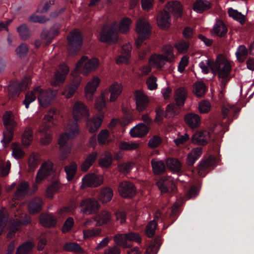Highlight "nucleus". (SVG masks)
Wrapping results in <instances>:
<instances>
[{
  "instance_id": "nucleus-1",
  "label": "nucleus",
  "mask_w": 254,
  "mask_h": 254,
  "mask_svg": "<svg viewBox=\"0 0 254 254\" xmlns=\"http://www.w3.org/2000/svg\"><path fill=\"white\" fill-rule=\"evenodd\" d=\"M99 61L97 58L88 60L87 56H83L76 64L74 69L71 72L72 77L78 76L79 73L86 76L96 70L99 66Z\"/></svg>"
},
{
  "instance_id": "nucleus-2",
  "label": "nucleus",
  "mask_w": 254,
  "mask_h": 254,
  "mask_svg": "<svg viewBox=\"0 0 254 254\" xmlns=\"http://www.w3.org/2000/svg\"><path fill=\"white\" fill-rule=\"evenodd\" d=\"M222 64V56L219 55L217 57L214 63H213L210 59L206 58L199 64V66L204 73H208L209 71V69H210L214 75H215L217 74L218 75V77L221 78L222 77V73L221 71V66Z\"/></svg>"
},
{
  "instance_id": "nucleus-3",
  "label": "nucleus",
  "mask_w": 254,
  "mask_h": 254,
  "mask_svg": "<svg viewBox=\"0 0 254 254\" xmlns=\"http://www.w3.org/2000/svg\"><path fill=\"white\" fill-rule=\"evenodd\" d=\"M240 110L234 105L225 103L223 98V120L227 119V121L223 122V134L228 130V127L233 120L237 118Z\"/></svg>"
},
{
  "instance_id": "nucleus-4",
  "label": "nucleus",
  "mask_w": 254,
  "mask_h": 254,
  "mask_svg": "<svg viewBox=\"0 0 254 254\" xmlns=\"http://www.w3.org/2000/svg\"><path fill=\"white\" fill-rule=\"evenodd\" d=\"M115 243L123 248H129L131 246V242L140 243L141 237L136 233H129L116 235L114 237Z\"/></svg>"
},
{
  "instance_id": "nucleus-5",
  "label": "nucleus",
  "mask_w": 254,
  "mask_h": 254,
  "mask_svg": "<svg viewBox=\"0 0 254 254\" xmlns=\"http://www.w3.org/2000/svg\"><path fill=\"white\" fill-rule=\"evenodd\" d=\"M38 99L40 105L43 108L48 107L54 101L57 96V90H54L50 89L43 90L40 86H37Z\"/></svg>"
},
{
  "instance_id": "nucleus-6",
  "label": "nucleus",
  "mask_w": 254,
  "mask_h": 254,
  "mask_svg": "<svg viewBox=\"0 0 254 254\" xmlns=\"http://www.w3.org/2000/svg\"><path fill=\"white\" fill-rule=\"evenodd\" d=\"M175 57L172 50L167 51L162 55L155 54L150 57L149 64L150 66L156 68H161L166 62H172L174 61Z\"/></svg>"
},
{
  "instance_id": "nucleus-7",
  "label": "nucleus",
  "mask_w": 254,
  "mask_h": 254,
  "mask_svg": "<svg viewBox=\"0 0 254 254\" xmlns=\"http://www.w3.org/2000/svg\"><path fill=\"white\" fill-rule=\"evenodd\" d=\"M118 32L115 24L111 25H104L100 35V41L105 43H115L118 40Z\"/></svg>"
},
{
  "instance_id": "nucleus-8",
  "label": "nucleus",
  "mask_w": 254,
  "mask_h": 254,
  "mask_svg": "<svg viewBox=\"0 0 254 254\" xmlns=\"http://www.w3.org/2000/svg\"><path fill=\"white\" fill-rule=\"evenodd\" d=\"M78 207L81 213L90 215L97 211L100 207V205L94 198H87L80 201Z\"/></svg>"
},
{
  "instance_id": "nucleus-9",
  "label": "nucleus",
  "mask_w": 254,
  "mask_h": 254,
  "mask_svg": "<svg viewBox=\"0 0 254 254\" xmlns=\"http://www.w3.org/2000/svg\"><path fill=\"white\" fill-rule=\"evenodd\" d=\"M101 82L100 78L96 75L93 76L87 82L84 88V95L88 101H92L97 88Z\"/></svg>"
},
{
  "instance_id": "nucleus-10",
  "label": "nucleus",
  "mask_w": 254,
  "mask_h": 254,
  "mask_svg": "<svg viewBox=\"0 0 254 254\" xmlns=\"http://www.w3.org/2000/svg\"><path fill=\"white\" fill-rule=\"evenodd\" d=\"M72 115L75 121H79L89 116V110L85 103L77 101L73 105Z\"/></svg>"
},
{
  "instance_id": "nucleus-11",
  "label": "nucleus",
  "mask_w": 254,
  "mask_h": 254,
  "mask_svg": "<svg viewBox=\"0 0 254 254\" xmlns=\"http://www.w3.org/2000/svg\"><path fill=\"white\" fill-rule=\"evenodd\" d=\"M104 177L102 175L88 174L82 178L80 188L83 189L86 187H97L102 185Z\"/></svg>"
},
{
  "instance_id": "nucleus-12",
  "label": "nucleus",
  "mask_w": 254,
  "mask_h": 254,
  "mask_svg": "<svg viewBox=\"0 0 254 254\" xmlns=\"http://www.w3.org/2000/svg\"><path fill=\"white\" fill-rule=\"evenodd\" d=\"M118 191L123 197L132 198L135 195L136 189L131 182L124 181L120 183Z\"/></svg>"
},
{
  "instance_id": "nucleus-13",
  "label": "nucleus",
  "mask_w": 254,
  "mask_h": 254,
  "mask_svg": "<svg viewBox=\"0 0 254 254\" xmlns=\"http://www.w3.org/2000/svg\"><path fill=\"white\" fill-rule=\"evenodd\" d=\"M31 80L29 77L24 78L18 86L14 84L9 85L6 88L10 98L17 96L20 91L26 90L30 85Z\"/></svg>"
},
{
  "instance_id": "nucleus-14",
  "label": "nucleus",
  "mask_w": 254,
  "mask_h": 254,
  "mask_svg": "<svg viewBox=\"0 0 254 254\" xmlns=\"http://www.w3.org/2000/svg\"><path fill=\"white\" fill-rule=\"evenodd\" d=\"M69 71V68L67 65L65 64L60 65L59 70L55 74L54 78L51 81V84L52 86H57L64 83Z\"/></svg>"
},
{
  "instance_id": "nucleus-15",
  "label": "nucleus",
  "mask_w": 254,
  "mask_h": 254,
  "mask_svg": "<svg viewBox=\"0 0 254 254\" xmlns=\"http://www.w3.org/2000/svg\"><path fill=\"white\" fill-rule=\"evenodd\" d=\"M74 137H69V135L66 133L61 134L59 139L60 149L62 152L61 158L65 159L70 153L71 146L68 144V141Z\"/></svg>"
},
{
  "instance_id": "nucleus-16",
  "label": "nucleus",
  "mask_w": 254,
  "mask_h": 254,
  "mask_svg": "<svg viewBox=\"0 0 254 254\" xmlns=\"http://www.w3.org/2000/svg\"><path fill=\"white\" fill-rule=\"evenodd\" d=\"M53 164L50 161L44 163L38 171L36 175V182L40 183L46 177L50 175L53 172Z\"/></svg>"
},
{
  "instance_id": "nucleus-17",
  "label": "nucleus",
  "mask_w": 254,
  "mask_h": 254,
  "mask_svg": "<svg viewBox=\"0 0 254 254\" xmlns=\"http://www.w3.org/2000/svg\"><path fill=\"white\" fill-rule=\"evenodd\" d=\"M158 187L162 193L172 192L176 190V186L171 178L163 177L157 183Z\"/></svg>"
},
{
  "instance_id": "nucleus-18",
  "label": "nucleus",
  "mask_w": 254,
  "mask_h": 254,
  "mask_svg": "<svg viewBox=\"0 0 254 254\" xmlns=\"http://www.w3.org/2000/svg\"><path fill=\"white\" fill-rule=\"evenodd\" d=\"M73 77L74 78L73 80L69 84L65 87L62 93L66 98H69L73 96L77 91L81 81V76H77Z\"/></svg>"
},
{
  "instance_id": "nucleus-19",
  "label": "nucleus",
  "mask_w": 254,
  "mask_h": 254,
  "mask_svg": "<svg viewBox=\"0 0 254 254\" xmlns=\"http://www.w3.org/2000/svg\"><path fill=\"white\" fill-rule=\"evenodd\" d=\"M210 139L209 132L206 130H198L195 132L191 137L192 143L198 145H206Z\"/></svg>"
},
{
  "instance_id": "nucleus-20",
  "label": "nucleus",
  "mask_w": 254,
  "mask_h": 254,
  "mask_svg": "<svg viewBox=\"0 0 254 254\" xmlns=\"http://www.w3.org/2000/svg\"><path fill=\"white\" fill-rule=\"evenodd\" d=\"M169 13H171L175 17H181L183 6L181 2L177 0H173L167 2L164 8Z\"/></svg>"
},
{
  "instance_id": "nucleus-21",
  "label": "nucleus",
  "mask_w": 254,
  "mask_h": 254,
  "mask_svg": "<svg viewBox=\"0 0 254 254\" xmlns=\"http://www.w3.org/2000/svg\"><path fill=\"white\" fill-rule=\"evenodd\" d=\"M134 96L137 110L139 112L142 111L148 106L149 99L147 96L141 90L136 91Z\"/></svg>"
},
{
  "instance_id": "nucleus-22",
  "label": "nucleus",
  "mask_w": 254,
  "mask_h": 254,
  "mask_svg": "<svg viewBox=\"0 0 254 254\" xmlns=\"http://www.w3.org/2000/svg\"><path fill=\"white\" fill-rule=\"evenodd\" d=\"M38 135L40 136V142L43 145H47L52 141L51 131L50 127L46 124L41 125L38 129Z\"/></svg>"
},
{
  "instance_id": "nucleus-23",
  "label": "nucleus",
  "mask_w": 254,
  "mask_h": 254,
  "mask_svg": "<svg viewBox=\"0 0 254 254\" xmlns=\"http://www.w3.org/2000/svg\"><path fill=\"white\" fill-rule=\"evenodd\" d=\"M135 31L139 36H149L151 27L145 19L140 18L137 21Z\"/></svg>"
},
{
  "instance_id": "nucleus-24",
  "label": "nucleus",
  "mask_w": 254,
  "mask_h": 254,
  "mask_svg": "<svg viewBox=\"0 0 254 254\" xmlns=\"http://www.w3.org/2000/svg\"><path fill=\"white\" fill-rule=\"evenodd\" d=\"M184 121L188 126L191 129L199 128L201 126L200 117L194 113H190L184 117Z\"/></svg>"
},
{
  "instance_id": "nucleus-25",
  "label": "nucleus",
  "mask_w": 254,
  "mask_h": 254,
  "mask_svg": "<svg viewBox=\"0 0 254 254\" xmlns=\"http://www.w3.org/2000/svg\"><path fill=\"white\" fill-rule=\"evenodd\" d=\"M156 20L158 26L162 29L168 28L171 25L170 14L164 8L158 13Z\"/></svg>"
},
{
  "instance_id": "nucleus-26",
  "label": "nucleus",
  "mask_w": 254,
  "mask_h": 254,
  "mask_svg": "<svg viewBox=\"0 0 254 254\" xmlns=\"http://www.w3.org/2000/svg\"><path fill=\"white\" fill-rule=\"evenodd\" d=\"M54 37L51 35L50 32L46 29H44L40 36V38L35 41V46L39 47H47L52 41Z\"/></svg>"
},
{
  "instance_id": "nucleus-27",
  "label": "nucleus",
  "mask_w": 254,
  "mask_h": 254,
  "mask_svg": "<svg viewBox=\"0 0 254 254\" xmlns=\"http://www.w3.org/2000/svg\"><path fill=\"white\" fill-rule=\"evenodd\" d=\"M70 46H80L83 42L81 33L77 29H74L71 32L67 37Z\"/></svg>"
},
{
  "instance_id": "nucleus-28",
  "label": "nucleus",
  "mask_w": 254,
  "mask_h": 254,
  "mask_svg": "<svg viewBox=\"0 0 254 254\" xmlns=\"http://www.w3.org/2000/svg\"><path fill=\"white\" fill-rule=\"evenodd\" d=\"M104 117L103 115H101L88 120L87 122V130L90 133H93L96 131L100 127Z\"/></svg>"
},
{
  "instance_id": "nucleus-29",
  "label": "nucleus",
  "mask_w": 254,
  "mask_h": 254,
  "mask_svg": "<svg viewBox=\"0 0 254 254\" xmlns=\"http://www.w3.org/2000/svg\"><path fill=\"white\" fill-rule=\"evenodd\" d=\"M148 131L149 128L146 125L140 123L130 130V134L133 137H141L145 136Z\"/></svg>"
},
{
  "instance_id": "nucleus-30",
  "label": "nucleus",
  "mask_w": 254,
  "mask_h": 254,
  "mask_svg": "<svg viewBox=\"0 0 254 254\" xmlns=\"http://www.w3.org/2000/svg\"><path fill=\"white\" fill-rule=\"evenodd\" d=\"M215 164V160L213 156H210L206 160L201 161L198 167V174L200 176L204 175L206 170L214 166Z\"/></svg>"
},
{
  "instance_id": "nucleus-31",
  "label": "nucleus",
  "mask_w": 254,
  "mask_h": 254,
  "mask_svg": "<svg viewBox=\"0 0 254 254\" xmlns=\"http://www.w3.org/2000/svg\"><path fill=\"white\" fill-rule=\"evenodd\" d=\"M106 90H108L110 93V101L114 102L121 95L123 90V86L120 83H114L109 87L108 90L106 89Z\"/></svg>"
},
{
  "instance_id": "nucleus-32",
  "label": "nucleus",
  "mask_w": 254,
  "mask_h": 254,
  "mask_svg": "<svg viewBox=\"0 0 254 254\" xmlns=\"http://www.w3.org/2000/svg\"><path fill=\"white\" fill-rule=\"evenodd\" d=\"M2 120L6 129H14L16 126L14 115L11 111L5 112L2 117Z\"/></svg>"
},
{
  "instance_id": "nucleus-33",
  "label": "nucleus",
  "mask_w": 254,
  "mask_h": 254,
  "mask_svg": "<svg viewBox=\"0 0 254 254\" xmlns=\"http://www.w3.org/2000/svg\"><path fill=\"white\" fill-rule=\"evenodd\" d=\"M112 219L111 213L106 210H102L100 214L95 217L96 226H100L109 223Z\"/></svg>"
},
{
  "instance_id": "nucleus-34",
  "label": "nucleus",
  "mask_w": 254,
  "mask_h": 254,
  "mask_svg": "<svg viewBox=\"0 0 254 254\" xmlns=\"http://www.w3.org/2000/svg\"><path fill=\"white\" fill-rule=\"evenodd\" d=\"M114 193L112 188L106 187L101 190L98 198L103 203H106L110 201L113 197Z\"/></svg>"
},
{
  "instance_id": "nucleus-35",
  "label": "nucleus",
  "mask_w": 254,
  "mask_h": 254,
  "mask_svg": "<svg viewBox=\"0 0 254 254\" xmlns=\"http://www.w3.org/2000/svg\"><path fill=\"white\" fill-rule=\"evenodd\" d=\"M232 66L228 60L223 56V89L226 84L233 77L231 75Z\"/></svg>"
},
{
  "instance_id": "nucleus-36",
  "label": "nucleus",
  "mask_w": 254,
  "mask_h": 254,
  "mask_svg": "<svg viewBox=\"0 0 254 254\" xmlns=\"http://www.w3.org/2000/svg\"><path fill=\"white\" fill-rule=\"evenodd\" d=\"M65 133L69 135V137H74L79 132L78 125L76 122L70 120L65 127Z\"/></svg>"
},
{
  "instance_id": "nucleus-37",
  "label": "nucleus",
  "mask_w": 254,
  "mask_h": 254,
  "mask_svg": "<svg viewBox=\"0 0 254 254\" xmlns=\"http://www.w3.org/2000/svg\"><path fill=\"white\" fill-rule=\"evenodd\" d=\"M187 90L184 87L179 88L176 90L174 99L178 106L184 105L187 97Z\"/></svg>"
},
{
  "instance_id": "nucleus-38",
  "label": "nucleus",
  "mask_w": 254,
  "mask_h": 254,
  "mask_svg": "<svg viewBox=\"0 0 254 254\" xmlns=\"http://www.w3.org/2000/svg\"><path fill=\"white\" fill-rule=\"evenodd\" d=\"M108 94V90L102 91L100 94L96 97L94 106L95 109L99 111H102L106 107V98Z\"/></svg>"
},
{
  "instance_id": "nucleus-39",
  "label": "nucleus",
  "mask_w": 254,
  "mask_h": 254,
  "mask_svg": "<svg viewBox=\"0 0 254 254\" xmlns=\"http://www.w3.org/2000/svg\"><path fill=\"white\" fill-rule=\"evenodd\" d=\"M202 153L201 147H196L192 149L188 154L187 157V163L189 166L194 164L195 161L201 156Z\"/></svg>"
},
{
  "instance_id": "nucleus-40",
  "label": "nucleus",
  "mask_w": 254,
  "mask_h": 254,
  "mask_svg": "<svg viewBox=\"0 0 254 254\" xmlns=\"http://www.w3.org/2000/svg\"><path fill=\"white\" fill-rule=\"evenodd\" d=\"M42 200L40 198H35L31 200L28 205V209L30 214L39 212L42 208Z\"/></svg>"
},
{
  "instance_id": "nucleus-41",
  "label": "nucleus",
  "mask_w": 254,
  "mask_h": 254,
  "mask_svg": "<svg viewBox=\"0 0 254 254\" xmlns=\"http://www.w3.org/2000/svg\"><path fill=\"white\" fill-rule=\"evenodd\" d=\"M16 30L20 38L22 40H27L31 37V30L26 24H22L17 27Z\"/></svg>"
},
{
  "instance_id": "nucleus-42",
  "label": "nucleus",
  "mask_w": 254,
  "mask_h": 254,
  "mask_svg": "<svg viewBox=\"0 0 254 254\" xmlns=\"http://www.w3.org/2000/svg\"><path fill=\"white\" fill-rule=\"evenodd\" d=\"M210 7L211 3L206 0H197L193 4V10L199 13H202Z\"/></svg>"
},
{
  "instance_id": "nucleus-43",
  "label": "nucleus",
  "mask_w": 254,
  "mask_h": 254,
  "mask_svg": "<svg viewBox=\"0 0 254 254\" xmlns=\"http://www.w3.org/2000/svg\"><path fill=\"white\" fill-rule=\"evenodd\" d=\"M249 54L254 55V49H237L235 53L237 59L240 63L244 62Z\"/></svg>"
},
{
  "instance_id": "nucleus-44",
  "label": "nucleus",
  "mask_w": 254,
  "mask_h": 254,
  "mask_svg": "<svg viewBox=\"0 0 254 254\" xmlns=\"http://www.w3.org/2000/svg\"><path fill=\"white\" fill-rule=\"evenodd\" d=\"M112 140L110 138L109 131L106 129L101 130L98 135V141L101 145H107Z\"/></svg>"
},
{
  "instance_id": "nucleus-45",
  "label": "nucleus",
  "mask_w": 254,
  "mask_h": 254,
  "mask_svg": "<svg viewBox=\"0 0 254 254\" xmlns=\"http://www.w3.org/2000/svg\"><path fill=\"white\" fill-rule=\"evenodd\" d=\"M97 157V153L96 152H93L90 154L82 164L81 170L84 172L87 171L95 161Z\"/></svg>"
},
{
  "instance_id": "nucleus-46",
  "label": "nucleus",
  "mask_w": 254,
  "mask_h": 254,
  "mask_svg": "<svg viewBox=\"0 0 254 254\" xmlns=\"http://www.w3.org/2000/svg\"><path fill=\"white\" fill-rule=\"evenodd\" d=\"M151 165L153 172L156 174H160L163 173L165 170V166L164 163L156 158H154L151 160Z\"/></svg>"
},
{
  "instance_id": "nucleus-47",
  "label": "nucleus",
  "mask_w": 254,
  "mask_h": 254,
  "mask_svg": "<svg viewBox=\"0 0 254 254\" xmlns=\"http://www.w3.org/2000/svg\"><path fill=\"white\" fill-rule=\"evenodd\" d=\"M37 87L34 88L30 92L26 93L23 104L25 105L26 109H28L29 107L30 104L36 100L37 97H38L37 91H35Z\"/></svg>"
},
{
  "instance_id": "nucleus-48",
  "label": "nucleus",
  "mask_w": 254,
  "mask_h": 254,
  "mask_svg": "<svg viewBox=\"0 0 254 254\" xmlns=\"http://www.w3.org/2000/svg\"><path fill=\"white\" fill-rule=\"evenodd\" d=\"M206 90L205 84L201 81L196 82L193 85V93L197 97H202Z\"/></svg>"
},
{
  "instance_id": "nucleus-49",
  "label": "nucleus",
  "mask_w": 254,
  "mask_h": 254,
  "mask_svg": "<svg viewBox=\"0 0 254 254\" xmlns=\"http://www.w3.org/2000/svg\"><path fill=\"white\" fill-rule=\"evenodd\" d=\"M112 162V155L109 152H105L101 155L99 164L101 167H109Z\"/></svg>"
},
{
  "instance_id": "nucleus-50",
  "label": "nucleus",
  "mask_w": 254,
  "mask_h": 254,
  "mask_svg": "<svg viewBox=\"0 0 254 254\" xmlns=\"http://www.w3.org/2000/svg\"><path fill=\"white\" fill-rule=\"evenodd\" d=\"M40 220L41 224L46 227H51L56 224V219L52 215H41Z\"/></svg>"
},
{
  "instance_id": "nucleus-51",
  "label": "nucleus",
  "mask_w": 254,
  "mask_h": 254,
  "mask_svg": "<svg viewBox=\"0 0 254 254\" xmlns=\"http://www.w3.org/2000/svg\"><path fill=\"white\" fill-rule=\"evenodd\" d=\"M140 143L138 142L121 141L119 144V148L124 150H135L138 149Z\"/></svg>"
},
{
  "instance_id": "nucleus-52",
  "label": "nucleus",
  "mask_w": 254,
  "mask_h": 254,
  "mask_svg": "<svg viewBox=\"0 0 254 254\" xmlns=\"http://www.w3.org/2000/svg\"><path fill=\"white\" fill-rule=\"evenodd\" d=\"M77 168V165L75 162H72L64 167L66 178L68 181H71L74 178Z\"/></svg>"
},
{
  "instance_id": "nucleus-53",
  "label": "nucleus",
  "mask_w": 254,
  "mask_h": 254,
  "mask_svg": "<svg viewBox=\"0 0 254 254\" xmlns=\"http://www.w3.org/2000/svg\"><path fill=\"white\" fill-rule=\"evenodd\" d=\"M130 51L129 49H122L121 55L116 58V63L118 64H126L130 57Z\"/></svg>"
},
{
  "instance_id": "nucleus-54",
  "label": "nucleus",
  "mask_w": 254,
  "mask_h": 254,
  "mask_svg": "<svg viewBox=\"0 0 254 254\" xmlns=\"http://www.w3.org/2000/svg\"><path fill=\"white\" fill-rule=\"evenodd\" d=\"M34 247L33 243L27 242L19 246L16 252V254H30Z\"/></svg>"
},
{
  "instance_id": "nucleus-55",
  "label": "nucleus",
  "mask_w": 254,
  "mask_h": 254,
  "mask_svg": "<svg viewBox=\"0 0 254 254\" xmlns=\"http://www.w3.org/2000/svg\"><path fill=\"white\" fill-rule=\"evenodd\" d=\"M41 162L40 156L38 154H32L29 159V170L33 171L38 166Z\"/></svg>"
},
{
  "instance_id": "nucleus-56",
  "label": "nucleus",
  "mask_w": 254,
  "mask_h": 254,
  "mask_svg": "<svg viewBox=\"0 0 254 254\" xmlns=\"http://www.w3.org/2000/svg\"><path fill=\"white\" fill-rule=\"evenodd\" d=\"M64 249L67 252H71L78 254H83L84 253V250L81 247L75 243H67L64 245Z\"/></svg>"
},
{
  "instance_id": "nucleus-57",
  "label": "nucleus",
  "mask_w": 254,
  "mask_h": 254,
  "mask_svg": "<svg viewBox=\"0 0 254 254\" xmlns=\"http://www.w3.org/2000/svg\"><path fill=\"white\" fill-rule=\"evenodd\" d=\"M33 140V132L31 128H27L24 130L22 136V143L24 146H28Z\"/></svg>"
},
{
  "instance_id": "nucleus-58",
  "label": "nucleus",
  "mask_w": 254,
  "mask_h": 254,
  "mask_svg": "<svg viewBox=\"0 0 254 254\" xmlns=\"http://www.w3.org/2000/svg\"><path fill=\"white\" fill-rule=\"evenodd\" d=\"M131 20L128 17L123 18L120 21L119 27V31L123 34L127 33L130 30Z\"/></svg>"
},
{
  "instance_id": "nucleus-59",
  "label": "nucleus",
  "mask_w": 254,
  "mask_h": 254,
  "mask_svg": "<svg viewBox=\"0 0 254 254\" xmlns=\"http://www.w3.org/2000/svg\"><path fill=\"white\" fill-rule=\"evenodd\" d=\"M166 164L171 170L176 172L179 171L182 167V164L176 158H168L166 160Z\"/></svg>"
},
{
  "instance_id": "nucleus-60",
  "label": "nucleus",
  "mask_w": 254,
  "mask_h": 254,
  "mask_svg": "<svg viewBox=\"0 0 254 254\" xmlns=\"http://www.w3.org/2000/svg\"><path fill=\"white\" fill-rule=\"evenodd\" d=\"M228 12L229 16L232 17L234 19L239 21L241 23L244 22L245 16L241 12L232 8L229 9Z\"/></svg>"
},
{
  "instance_id": "nucleus-61",
  "label": "nucleus",
  "mask_w": 254,
  "mask_h": 254,
  "mask_svg": "<svg viewBox=\"0 0 254 254\" xmlns=\"http://www.w3.org/2000/svg\"><path fill=\"white\" fill-rule=\"evenodd\" d=\"M49 20V18L45 15H37L35 14H32L28 18V20L30 22L41 24L45 23Z\"/></svg>"
},
{
  "instance_id": "nucleus-62",
  "label": "nucleus",
  "mask_w": 254,
  "mask_h": 254,
  "mask_svg": "<svg viewBox=\"0 0 254 254\" xmlns=\"http://www.w3.org/2000/svg\"><path fill=\"white\" fill-rule=\"evenodd\" d=\"M83 237L84 239H88L91 237L100 236L101 233V230L99 228L93 229H86L83 231Z\"/></svg>"
},
{
  "instance_id": "nucleus-63",
  "label": "nucleus",
  "mask_w": 254,
  "mask_h": 254,
  "mask_svg": "<svg viewBox=\"0 0 254 254\" xmlns=\"http://www.w3.org/2000/svg\"><path fill=\"white\" fill-rule=\"evenodd\" d=\"M12 154L15 158H21L24 155V153L21 149L19 144L13 143L11 145Z\"/></svg>"
},
{
  "instance_id": "nucleus-64",
  "label": "nucleus",
  "mask_w": 254,
  "mask_h": 254,
  "mask_svg": "<svg viewBox=\"0 0 254 254\" xmlns=\"http://www.w3.org/2000/svg\"><path fill=\"white\" fill-rule=\"evenodd\" d=\"M211 106L209 102L206 100L201 101L198 106L199 112L201 114H206L208 113L211 109Z\"/></svg>"
}]
</instances>
